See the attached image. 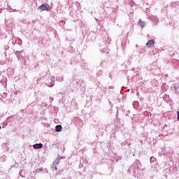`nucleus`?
<instances>
[{
	"mask_svg": "<svg viewBox=\"0 0 179 179\" xmlns=\"http://www.w3.org/2000/svg\"><path fill=\"white\" fill-rule=\"evenodd\" d=\"M155 45V40L152 39L147 42L146 47L147 48H150V47H153Z\"/></svg>",
	"mask_w": 179,
	"mask_h": 179,
	"instance_id": "1",
	"label": "nucleus"
},
{
	"mask_svg": "<svg viewBox=\"0 0 179 179\" xmlns=\"http://www.w3.org/2000/svg\"><path fill=\"white\" fill-rule=\"evenodd\" d=\"M38 9H41V10H48V8H47L45 4H43L42 6H39Z\"/></svg>",
	"mask_w": 179,
	"mask_h": 179,
	"instance_id": "2",
	"label": "nucleus"
},
{
	"mask_svg": "<svg viewBox=\"0 0 179 179\" xmlns=\"http://www.w3.org/2000/svg\"><path fill=\"white\" fill-rule=\"evenodd\" d=\"M33 148L34 149H41V148H43V145L41 143L34 144Z\"/></svg>",
	"mask_w": 179,
	"mask_h": 179,
	"instance_id": "3",
	"label": "nucleus"
},
{
	"mask_svg": "<svg viewBox=\"0 0 179 179\" xmlns=\"http://www.w3.org/2000/svg\"><path fill=\"white\" fill-rule=\"evenodd\" d=\"M62 129V126L59 124L56 126L55 131L57 132H61Z\"/></svg>",
	"mask_w": 179,
	"mask_h": 179,
	"instance_id": "4",
	"label": "nucleus"
},
{
	"mask_svg": "<svg viewBox=\"0 0 179 179\" xmlns=\"http://www.w3.org/2000/svg\"><path fill=\"white\" fill-rule=\"evenodd\" d=\"M150 162H151V163H153L154 162H156V159L154 157H151Z\"/></svg>",
	"mask_w": 179,
	"mask_h": 179,
	"instance_id": "5",
	"label": "nucleus"
},
{
	"mask_svg": "<svg viewBox=\"0 0 179 179\" xmlns=\"http://www.w3.org/2000/svg\"><path fill=\"white\" fill-rule=\"evenodd\" d=\"M177 117H178V121H179V111H177Z\"/></svg>",
	"mask_w": 179,
	"mask_h": 179,
	"instance_id": "6",
	"label": "nucleus"
},
{
	"mask_svg": "<svg viewBox=\"0 0 179 179\" xmlns=\"http://www.w3.org/2000/svg\"><path fill=\"white\" fill-rule=\"evenodd\" d=\"M36 171H43V169H36Z\"/></svg>",
	"mask_w": 179,
	"mask_h": 179,
	"instance_id": "7",
	"label": "nucleus"
},
{
	"mask_svg": "<svg viewBox=\"0 0 179 179\" xmlns=\"http://www.w3.org/2000/svg\"><path fill=\"white\" fill-rule=\"evenodd\" d=\"M55 170H57V166H55Z\"/></svg>",
	"mask_w": 179,
	"mask_h": 179,
	"instance_id": "8",
	"label": "nucleus"
},
{
	"mask_svg": "<svg viewBox=\"0 0 179 179\" xmlns=\"http://www.w3.org/2000/svg\"><path fill=\"white\" fill-rule=\"evenodd\" d=\"M0 129H1V126H0Z\"/></svg>",
	"mask_w": 179,
	"mask_h": 179,
	"instance_id": "9",
	"label": "nucleus"
}]
</instances>
